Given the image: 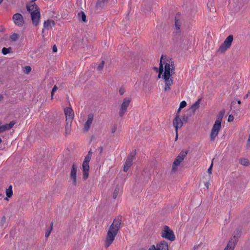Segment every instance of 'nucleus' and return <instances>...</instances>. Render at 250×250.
<instances>
[{"label": "nucleus", "instance_id": "c756f323", "mask_svg": "<svg viewBox=\"0 0 250 250\" xmlns=\"http://www.w3.org/2000/svg\"><path fill=\"white\" fill-rule=\"evenodd\" d=\"M175 73V65L174 62H172V66L170 71V78L173 80L172 75Z\"/></svg>", "mask_w": 250, "mask_h": 250}, {"label": "nucleus", "instance_id": "bb28decb", "mask_svg": "<svg viewBox=\"0 0 250 250\" xmlns=\"http://www.w3.org/2000/svg\"><path fill=\"white\" fill-rule=\"evenodd\" d=\"M12 48L9 47L8 48L3 47L2 49V53L3 55H5L8 53L12 52Z\"/></svg>", "mask_w": 250, "mask_h": 250}, {"label": "nucleus", "instance_id": "473e14b6", "mask_svg": "<svg viewBox=\"0 0 250 250\" xmlns=\"http://www.w3.org/2000/svg\"><path fill=\"white\" fill-rule=\"evenodd\" d=\"M104 64V61H102L100 63V64L98 65V66L97 67V70L98 71L102 70L103 69Z\"/></svg>", "mask_w": 250, "mask_h": 250}, {"label": "nucleus", "instance_id": "f8f14e48", "mask_svg": "<svg viewBox=\"0 0 250 250\" xmlns=\"http://www.w3.org/2000/svg\"><path fill=\"white\" fill-rule=\"evenodd\" d=\"M94 119V115L92 113H90L87 116V120L85 123L83 128V132H87L90 129L91 125Z\"/></svg>", "mask_w": 250, "mask_h": 250}, {"label": "nucleus", "instance_id": "de8ad7c7", "mask_svg": "<svg viewBox=\"0 0 250 250\" xmlns=\"http://www.w3.org/2000/svg\"><path fill=\"white\" fill-rule=\"evenodd\" d=\"M92 151L91 149H90L88 151V154L87 155H89V156H90L91 157L92 156Z\"/></svg>", "mask_w": 250, "mask_h": 250}, {"label": "nucleus", "instance_id": "4d7b16f0", "mask_svg": "<svg viewBox=\"0 0 250 250\" xmlns=\"http://www.w3.org/2000/svg\"><path fill=\"white\" fill-rule=\"evenodd\" d=\"M1 132H3V130H2V127H1V126L0 125V133H1Z\"/></svg>", "mask_w": 250, "mask_h": 250}, {"label": "nucleus", "instance_id": "052dcab7", "mask_svg": "<svg viewBox=\"0 0 250 250\" xmlns=\"http://www.w3.org/2000/svg\"><path fill=\"white\" fill-rule=\"evenodd\" d=\"M3 0H0V4L3 1Z\"/></svg>", "mask_w": 250, "mask_h": 250}, {"label": "nucleus", "instance_id": "a878e982", "mask_svg": "<svg viewBox=\"0 0 250 250\" xmlns=\"http://www.w3.org/2000/svg\"><path fill=\"white\" fill-rule=\"evenodd\" d=\"M6 194L7 197H11L13 195L12 187L10 186L6 190Z\"/></svg>", "mask_w": 250, "mask_h": 250}, {"label": "nucleus", "instance_id": "13d9d810", "mask_svg": "<svg viewBox=\"0 0 250 250\" xmlns=\"http://www.w3.org/2000/svg\"><path fill=\"white\" fill-rule=\"evenodd\" d=\"M237 103H238V104H241V102L240 100H238L237 101Z\"/></svg>", "mask_w": 250, "mask_h": 250}, {"label": "nucleus", "instance_id": "6ab92c4d", "mask_svg": "<svg viewBox=\"0 0 250 250\" xmlns=\"http://www.w3.org/2000/svg\"><path fill=\"white\" fill-rule=\"evenodd\" d=\"M55 25V22L51 20H48L44 21L43 23V27L44 28L49 29L52 28L53 26Z\"/></svg>", "mask_w": 250, "mask_h": 250}, {"label": "nucleus", "instance_id": "b1692460", "mask_svg": "<svg viewBox=\"0 0 250 250\" xmlns=\"http://www.w3.org/2000/svg\"><path fill=\"white\" fill-rule=\"evenodd\" d=\"M91 157L90 156H89L87 155L85 157L83 163V167H89V162H90V161L91 160Z\"/></svg>", "mask_w": 250, "mask_h": 250}, {"label": "nucleus", "instance_id": "20e7f679", "mask_svg": "<svg viewBox=\"0 0 250 250\" xmlns=\"http://www.w3.org/2000/svg\"><path fill=\"white\" fill-rule=\"evenodd\" d=\"M224 114L225 110H222L220 111L219 115L217 117L215 123L211 129L210 135V140L211 141H214L216 137L218 134V133L221 129L222 120Z\"/></svg>", "mask_w": 250, "mask_h": 250}, {"label": "nucleus", "instance_id": "dca6fc26", "mask_svg": "<svg viewBox=\"0 0 250 250\" xmlns=\"http://www.w3.org/2000/svg\"><path fill=\"white\" fill-rule=\"evenodd\" d=\"M136 154V150H134L131 151L127 156L125 164H127L128 166H131L132 165V162L133 160L135 159V155Z\"/></svg>", "mask_w": 250, "mask_h": 250}, {"label": "nucleus", "instance_id": "72a5a7b5", "mask_svg": "<svg viewBox=\"0 0 250 250\" xmlns=\"http://www.w3.org/2000/svg\"><path fill=\"white\" fill-rule=\"evenodd\" d=\"M175 25L177 29H180L181 26L180 21L178 20L175 19Z\"/></svg>", "mask_w": 250, "mask_h": 250}, {"label": "nucleus", "instance_id": "e433bc0d", "mask_svg": "<svg viewBox=\"0 0 250 250\" xmlns=\"http://www.w3.org/2000/svg\"><path fill=\"white\" fill-rule=\"evenodd\" d=\"M214 160V158H213L212 159L211 165L208 169V173L209 174H211L212 173V167H213V163Z\"/></svg>", "mask_w": 250, "mask_h": 250}, {"label": "nucleus", "instance_id": "393cba45", "mask_svg": "<svg viewBox=\"0 0 250 250\" xmlns=\"http://www.w3.org/2000/svg\"><path fill=\"white\" fill-rule=\"evenodd\" d=\"M239 162L242 165L245 166H248L250 165L249 160L246 158H241L239 160Z\"/></svg>", "mask_w": 250, "mask_h": 250}, {"label": "nucleus", "instance_id": "cd10ccee", "mask_svg": "<svg viewBox=\"0 0 250 250\" xmlns=\"http://www.w3.org/2000/svg\"><path fill=\"white\" fill-rule=\"evenodd\" d=\"M158 73H159V74L158 75V78L160 79V78H162V76L164 73V67L163 66V65H162V64H161L160 66H159Z\"/></svg>", "mask_w": 250, "mask_h": 250}, {"label": "nucleus", "instance_id": "69168bd1", "mask_svg": "<svg viewBox=\"0 0 250 250\" xmlns=\"http://www.w3.org/2000/svg\"><path fill=\"white\" fill-rule=\"evenodd\" d=\"M1 121H0V125H1Z\"/></svg>", "mask_w": 250, "mask_h": 250}, {"label": "nucleus", "instance_id": "0e129e2a", "mask_svg": "<svg viewBox=\"0 0 250 250\" xmlns=\"http://www.w3.org/2000/svg\"><path fill=\"white\" fill-rule=\"evenodd\" d=\"M140 250H145L144 249H141Z\"/></svg>", "mask_w": 250, "mask_h": 250}, {"label": "nucleus", "instance_id": "ea45409f", "mask_svg": "<svg viewBox=\"0 0 250 250\" xmlns=\"http://www.w3.org/2000/svg\"><path fill=\"white\" fill-rule=\"evenodd\" d=\"M57 89H58L57 86L56 85H54L52 90V92H51V99H53V97L54 93L57 90Z\"/></svg>", "mask_w": 250, "mask_h": 250}, {"label": "nucleus", "instance_id": "4c0bfd02", "mask_svg": "<svg viewBox=\"0 0 250 250\" xmlns=\"http://www.w3.org/2000/svg\"><path fill=\"white\" fill-rule=\"evenodd\" d=\"M187 105V103L185 101H183L180 104V109L185 107Z\"/></svg>", "mask_w": 250, "mask_h": 250}, {"label": "nucleus", "instance_id": "c85d7f7f", "mask_svg": "<svg viewBox=\"0 0 250 250\" xmlns=\"http://www.w3.org/2000/svg\"><path fill=\"white\" fill-rule=\"evenodd\" d=\"M119 187L118 186H117L114 190L113 194V198L115 199L119 193Z\"/></svg>", "mask_w": 250, "mask_h": 250}, {"label": "nucleus", "instance_id": "bf43d9fd", "mask_svg": "<svg viewBox=\"0 0 250 250\" xmlns=\"http://www.w3.org/2000/svg\"><path fill=\"white\" fill-rule=\"evenodd\" d=\"M4 199H5V200H8V197H5V198H4Z\"/></svg>", "mask_w": 250, "mask_h": 250}, {"label": "nucleus", "instance_id": "a18cd8bd", "mask_svg": "<svg viewBox=\"0 0 250 250\" xmlns=\"http://www.w3.org/2000/svg\"><path fill=\"white\" fill-rule=\"evenodd\" d=\"M117 125H114L112 127V129H111V132H112V133H114L116 132V131L117 130Z\"/></svg>", "mask_w": 250, "mask_h": 250}, {"label": "nucleus", "instance_id": "2f4dec72", "mask_svg": "<svg viewBox=\"0 0 250 250\" xmlns=\"http://www.w3.org/2000/svg\"><path fill=\"white\" fill-rule=\"evenodd\" d=\"M190 116H189V113L188 112L187 115H184L182 117V121L183 122L187 123L188 121V118Z\"/></svg>", "mask_w": 250, "mask_h": 250}, {"label": "nucleus", "instance_id": "6e6552de", "mask_svg": "<svg viewBox=\"0 0 250 250\" xmlns=\"http://www.w3.org/2000/svg\"><path fill=\"white\" fill-rule=\"evenodd\" d=\"M233 36L232 35H229L224 41V42L220 46L218 52H224L228 49H229L233 41Z\"/></svg>", "mask_w": 250, "mask_h": 250}, {"label": "nucleus", "instance_id": "412c9836", "mask_svg": "<svg viewBox=\"0 0 250 250\" xmlns=\"http://www.w3.org/2000/svg\"><path fill=\"white\" fill-rule=\"evenodd\" d=\"M65 133L66 135H69L71 131V124L72 121H65Z\"/></svg>", "mask_w": 250, "mask_h": 250}, {"label": "nucleus", "instance_id": "423d86ee", "mask_svg": "<svg viewBox=\"0 0 250 250\" xmlns=\"http://www.w3.org/2000/svg\"><path fill=\"white\" fill-rule=\"evenodd\" d=\"M161 236L170 241H173L175 240L173 231L167 226H164L161 232Z\"/></svg>", "mask_w": 250, "mask_h": 250}, {"label": "nucleus", "instance_id": "9d476101", "mask_svg": "<svg viewBox=\"0 0 250 250\" xmlns=\"http://www.w3.org/2000/svg\"><path fill=\"white\" fill-rule=\"evenodd\" d=\"M14 23L17 26L21 27L23 25L24 21L23 16L20 13H16L13 16Z\"/></svg>", "mask_w": 250, "mask_h": 250}, {"label": "nucleus", "instance_id": "0eeeda50", "mask_svg": "<svg viewBox=\"0 0 250 250\" xmlns=\"http://www.w3.org/2000/svg\"><path fill=\"white\" fill-rule=\"evenodd\" d=\"M131 102V98L130 97H126L123 99L119 111L120 117H122L124 115Z\"/></svg>", "mask_w": 250, "mask_h": 250}, {"label": "nucleus", "instance_id": "39448f33", "mask_svg": "<svg viewBox=\"0 0 250 250\" xmlns=\"http://www.w3.org/2000/svg\"><path fill=\"white\" fill-rule=\"evenodd\" d=\"M187 153L188 152L187 151L182 150L176 157L172 164L171 174H173L177 172L178 166H179L180 163L184 160Z\"/></svg>", "mask_w": 250, "mask_h": 250}, {"label": "nucleus", "instance_id": "9b49d317", "mask_svg": "<svg viewBox=\"0 0 250 250\" xmlns=\"http://www.w3.org/2000/svg\"><path fill=\"white\" fill-rule=\"evenodd\" d=\"M77 167L75 164H73L72 166L70 177L72 180V184L74 186H76L77 182Z\"/></svg>", "mask_w": 250, "mask_h": 250}, {"label": "nucleus", "instance_id": "f257e3e1", "mask_svg": "<svg viewBox=\"0 0 250 250\" xmlns=\"http://www.w3.org/2000/svg\"><path fill=\"white\" fill-rule=\"evenodd\" d=\"M122 222L121 218L118 217L113 220L110 226L107 233V235L104 241V246L106 248L109 247L113 242L119 230L120 229Z\"/></svg>", "mask_w": 250, "mask_h": 250}, {"label": "nucleus", "instance_id": "4468645a", "mask_svg": "<svg viewBox=\"0 0 250 250\" xmlns=\"http://www.w3.org/2000/svg\"><path fill=\"white\" fill-rule=\"evenodd\" d=\"M173 125L175 128V131H177V130L182 127L183 122L178 115L175 116L173 121Z\"/></svg>", "mask_w": 250, "mask_h": 250}, {"label": "nucleus", "instance_id": "a19ab883", "mask_svg": "<svg viewBox=\"0 0 250 250\" xmlns=\"http://www.w3.org/2000/svg\"><path fill=\"white\" fill-rule=\"evenodd\" d=\"M163 60H164V56L162 55L161 57L159 66H160L161 64H162V65H163V63L166 64V62H164Z\"/></svg>", "mask_w": 250, "mask_h": 250}, {"label": "nucleus", "instance_id": "4be33fe9", "mask_svg": "<svg viewBox=\"0 0 250 250\" xmlns=\"http://www.w3.org/2000/svg\"><path fill=\"white\" fill-rule=\"evenodd\" d=\"M83 179L84 180H86L88 178L89 176V167H83Z\"/></svg>", "mask_w": 250, "mask_h": 250}, {"label": "nucleus", "instance_id": "e2e57ef3", "mask_svg": "<svg viewBox=\"0 0 250 250\" xmlns=\"http://www.w3.org/2000/svg\"><path fill=\"white\" fill-rule=\"evenodd\" d=\"M239 235H240L239 233H238V234H237V237H239Z\"/></svg>", "mask_w": 250, "mask_h": 250}, {"label": "nucleus", "instance_id": "6e6d98bb", "mask_svg": "<svg viewBox=\"0 0 250 250\" xmlns=\"http://www.w3.org/2000/svg\"><path fill=\"white\" fill-rule=\"evenodd\" d=\"M176 132V138H175V140H176L178 138V130H177V131H175Z\"/></svg>", "mask_w": 250, "mask_h": 250}, {"label": "nucleus", "instance_id": "f3484780", "mask_svg": "<svg viewBox=\"0 0 250 250\" xmlns=\"http://www.w3.org/2000/svg\"><path fill=\"white\" fill-rule=\"evenodd\" d=\"M201 99H198L194 103L191 107L188 110V112L189 113V116H191L195 113V111L199 107Z\"/></svg>", "mask_w": 250, "mask_h": 250}, {"label": "nucleus", "instance_id": "603ef678", "mask_svg": "<svg viewBox=\"0 0 250 250\" xmlns=\"http://www.w3.org/2000/svg\"><path fill=\"white\" fill-rule=\"evenodd\" d=\"M99 149L100 150V153H102V152H103V147L102 146H100Z\"/></svg>", "mask_w": 250, "mask_h": 250}, {"label": "nucleus", "instance_id": "c03bdc74", "mask_svg": "<svg viewBox=\"0 0 250 250\" xmlns=\"http://www.w3.org/2000/svg\"><path fill=\"white\" fill-rule=\"evenodd\" d=\"M233 119H234V117H233V116L232 115H229V118H228V121L229 122H230L233 121Z\"/></svg>", "mask_w": 250, "mask_h": 250}, {"label": "nucleus", "instance_id": "a211bd4d", "mask_svg": "<svg viewBox=\"0 0 250 250\" xmlns=\"http://www.w3.org/2000/svg\"><path fill=\"white\" fill-rule=\"evenodd\" d=\"M108 2V0H97L95 5V8L97 10L102 9Z\"/></svg>", "mask_w": 250, "mask_h": 250}, {"label": "nucleus", "instance_id": "680f3d73", "mask_svg": "<svg viewBox=\"0 0 250 250\" xmlns=\"http://www.w3.org/2000/svg\"><path fill=\"white\" fill-rule=\"evenodd\" d=\"M1 141H2L1 139L0 138V144L1 143Z\"/></svg>", "mask_w": 250, "mask_h": 250}, {"label": "nucleus", "instance_id": "5fc2aeb1", "mask_svg": "<svg viewBox=\"0 0 250 250\" xmlns=\"http://www.w3.org/2000/svg\"><path fill=\"white\" fill-rule=\"evenodd\" d=\"M209 183L208 182H207L205 184V186H206V187L208 188V186H209Z\"/></svg>", "mask_w": 250, "mask_h": 250}, {"label": "nucleus", "instance_id": "f704fd0d", "mask_svg": "<svg viewBox=\"0 0 250 250\" xmlns=\"http://www.w3.org/2000/svg\"><path fill=\"white\" fill-rule=\"evenodd\" d=\"M31 71V67L30 66H26L24 69V72L25 74H28Z\"/></svg>", "mask_w": 250, "mask_h": 250}, {"label": "nucleus", "instance_id": "aec40b11", "mask_svg": "<svg viewBox=\"0 0 250 250\" xmlns=\"http://www.w3.org/2000/svg\"><path fill=\"white\" fill-rule=\"evenodd\" d=\"M16 124V122L14 121H12L10 122L9 124H5V125H1V127H2V130L3 132L5 131L6 130H8L10 129H11V128L13 127V126H14V125Z\"/></svg>", "mask_w": 250, "mask_h": 250}, {"label": "nucleus", "instance_id": "7c9ffc66", "mask_svg": "<svg viewBox=\"0 0 250 250\" xmlns=\"http://www.w3.org/2000/svg\"><path fill=\"white\" fill-rule=\"evenodd\" d=\"M10 38L12 41L15 42L18 39L19 35L18 34L14 33L10 36Z\"/></svg>", "mask_w": 250, "mask_h": 250}, {"label": "nucleus", "instance_id": "49530a36", "mask_svg": "<svg viewBox=\"0 0 250 250\" xmlns=\"http://www.w3.org/2000/svg\"><path fill=\"white\" fill-rule=\"evenodd\" d=\"M52 50H53V51L54 52H57V46L55 44L53 46Z\"/></svg>", "mask_w": 250, "mask_h": 250}, {"label": "nucleus", "instance_id": "2eb2a0df", "mask_svg": "<svg viewBox=\"0 0 250 250\" xmlns=\"http://www.w3.org/2000/svg\"><path fill=\"white\" fill-rule=\"evenodd\" d=\"M236 236L234 235L233 238H231L228 243V244L224 250H234L235 245L237 242V240L236 239Z\"/></svg>", "mask_w": 250, "mask_h": 250}, {"label": "nucleus", "instance_id": "8fccbe9b", "mask_svg": "<svg viewBox=\"0 0 250 250\" xmlns=\"http://www.w3.org/2000/svg\"><path fill=\"white\" fill-rule=\"evenodd\" d=\"M250 95V91H249L248 94L244 97V99L247 98Z\"/></svg>", "mask_w": 250, "mask_h": 250}, {"label": "nucleus", "instance_id": "7ed1b4c3", "mask_svg": "<svg viewBox=\"0 0 250 250\" xmlns=\"http://www.w3.org/2000/svg\"><path fill=\"white\" fill-rule=\"evenodd\" d=\"M172 61H169L168 62H166L165 65V71L162 76V78L164 80L165 83L164 90L166 92L168 91L171 90V87L173 84V80L170 78V71L171 66H172Z\"/></svg>", "mask_w": 250, "mask_h": 250}, {"label": "nucleus", "instance_id": "3c124183", "mask_svg": "<svg viewBox=\"0 0 250 250\" xmlns=\"http://www.w3.org/2000/svg\"><path fill=\"white\" fill-rule=\"evenodd\" d=\"M3 98H4V97H3V95H2V94H0V102L1 101H2V100H3Z\"/></svg>", "mask_w": 250, "mask_h": 250}, {"label": "nucleus", "instance_id": "864d4df0", "mask_svg": "<svg viewBox=\"0 0 250 250\" xmlns=\"http://www.w3.org/2000/svg\"><path fill=\"white\" fill-rule=\"evenodd\" d=\"M153 69L156 72H159V68L157 67H153Z\"/></svg>", "mask_w": 250, "mask_h": 250}, {"label": "nucleus", "instance_id": "ddd939ff", "mask_svg": "<svg viewBox=\"0 0 250 250\" xmlns=\"http://www.w3.org/2000/svg\"><path fill=\"white\" fill-rule=\"evenodd\" d=\"M66 120L72 121L74 119V114L72 109L70 107H66L64 109Z\"/></svg>", "mask_w": 250, "mask_h": 250}, {"label": "nucleus", "instance_id": "09e8293b", "mask_svg": "<svg viewBox=\"0 0 250 250\" xmlns=\"http://www.w3.org/2000/svg\"><path fill=\"white\" fill-rule=\"evenodd\" d=\"M181 109H180V107L179 108V109H178L177 111V113L176 114V115H179V116H180V112L181 111Z\"/></svg>", "mask_w": 250, "mask_h": 250}, {"label": "nucleus", "instance_id": "58836bf2", "mask_svg": "<svg viewBox=\"0 0 250 250\" xmlns=\"http://www.w3.org/2000/svg\"><path fill=\"white\" fill-rule=\"evenodd\" d=\"M52 225L51 226V227H50V229L49 230H47L46 232H45V237H48L50 233H51V231L52 230Z\"/></svg>", "mask_w": 250, "mask_h": 250}, {"label": "nucleus", "instance_id": "1a4fd4ad", "mask_svg": "<svg viewBox=\"0 0 250 250\" xmlns=\"http://www.w3.org/2000/svg\"><path fill=\"white\" fill-rule=\"evenodd\" d=\"M148 250H168V245L167 243L165 241H161L160 243L152 245L149 248Z\"/></svg>", "mask_w": 250, "mask_h": 250}, {"label": "nucleus", "instance_id": "f03ea898", "mask_svg": "<svg viewBox=\"0 0 250 250\" xmlns=\"http://www.w3.org/2000/svg\"><path fill=\"white\" fill-rule=\"evenodd\" d=\"M26 8L31 15L33 25L37 26L41 18L40 8L35 3V0H31L30 3L26 4Z\"/></svg>", "mask_w": 250, "mask_h": 250}, {"label": "nucleus", "instance_id": "79ce46f5", "mask_svg": "<svg viewBox=\"0 0 250 250\" xmlns=\"http://www.w3.org/2000/svg\"><path fill=\"white\" fill-rule=\"evenodd\" d=\"M131 166L125 164L124 167V171L125 172H127L128 170V169Z\"/></svg>", "mask_w": 250, "mask_h": 250}, {"label": "nucleus", "instance_id": "5701e85b", "mask_svg": "<svg viewBox=\"0 0 250 250\" xmlns=\"http://www.w3.org/2000/svg\"><path fill=\"white\" fill-rule=\"evenodd\" d=\"M78 17L79 21L83 22H86V15L83 11H81L78 14Z\"/></svg>", "mask_w": 250, "mask_h": 250}, {"label": "nucleus", "instance_id": "c9c22d12", "mask_svg": "<svg viewBox=\"0 0 250 250\" xmlns=\"http://www.w3.org/2000/svg\"><path fill=\"white\" fill-rule=\"evenodd\" d=\"M5 222H6V218L5 216H2L1 219V220H0V226L1 227H3L4 225V224H5Z\"/></svg>", "mask_w": 250, "mask_h": 250}, {"label": "nucleus", "instance_id": "37998d69", "mask_svg": "<svg viewBox=\"0 0 250 250\" xmlns=\"http://www.w3.org/2000/svg\"><path fill=\"white\" fill-rule=\"evenodd\" d=\"M125 92V89L123 88V87H121L119 89V93L121 95H123Z\"/></svg>", "mask_w": 250, "mask_h": 250}]
</instances>
